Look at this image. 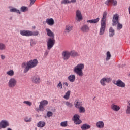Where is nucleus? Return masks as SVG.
Instances as JSON below:
<instances>
[{
	"label": "nucleus",
	"mask_w": 130,
	"mask_h": 130,
	"mask_svg": "<svg viewBox=\"0 0 130 130\" xmlns=\"http://www.w3.org/2000/svg\"><path fill=\"white\" fill-rule=\"evenodd\" d=\"M74 105L76 107V108H80V107H82V102L78 101V100H76L75 101Z\"/></svg>",
	"instance_id": "nucleus-27"
},
{
	"label": "nucleus",
	"mask_w": 130,
	"mask_h": 130,
	"mask_svg": "<svg viewBox=\"0 0 130 130\" xmlns=\"http://www.w3.org/2000/svg\"><path fill=\"white\" fill-rule=\"evenodd\" d=\"M72 120L74 121L75 124H81L82 120H80V115L75 114L72 118Z\"/></svg>",
	"instance_id": "nucleus-7"
},
{
	"label": "nucleus",
	"mask_w": 130,
	"mask_h": 130,
	"mask_svg": "<svg viewBox=\"0 0 130 130\" xmlns=\"http://www.w3.org/2000/svg\"><path fill=\"white\" fill-rule=\"evenodd\" d=\"M23 103L24 104H26V105H28V106H32V102L28 101H25L23 102Z\"/></svg>",
	"instance_id": "nucleus-41"
},
{
	"label": "nucleus",
	"mask_w": 130,
	"mask_h": 130,
	"mask_svg": "<svg viewBox=\"0 0 130 130\" xmlns=\"http://www.w3.org/2000/svg\"><path fill=\"white\" fill-rule=\"evenodd\" d=\"M36 44V41L33 39H30V45L31 46H34V45H35Z\"/></svg>",
	"instance_id": "nucleus-42"
},
{
	"label": "nucleus",
	"mask_w": 130,
	"mask_h": 130,
	"mask_svg": "<svg viewBox=\"0 0 130 130\" xmlns=\"http://www.w3.org/2000/svg\"><path fill=\"white\" fill-rule=\"evenodd\" d=\"M105 4L107 6H109V4H113V6H117V1L116 0H107Z\"/></svg>",
	"instance_id": "nucleus-19"
},
{
	"label": "nucleus",
	"mask_w": 130,
	"mask_h": 130,
	"mask_svg": "<svg viewBox=\"0 0 130 130\" xmlns=\"http://www.w3.org/2000/svg\"><path fill=\"white\" fill-rule=\"evenodd\" d=\"M30 30H20V33L22 35V36H26L27 37H30Z\"/></svg>",
	"instance_id": "nucleus-16"
},
{
	"label": "nucleus",
	"mask_w": 130,
	"mask_h": 130,
	"mask_svg": "<svg viewBox=\"0 0 130 130\" xmlns=\"http://www.w3.org/2000/svg\"><path fill=\"white\" fill-rule=\"evenodd\" d=\"M55 44V39L54 38H48L47 40V46L48 50H50Z\"/></svg>",
	"instance_id": "nucleus-4"
},
{
	"label": "nucleus",
	"mask_w": 130,
	"mask_h": 130,
	"mask_svg": "<svg viewBox=\"0 0 130 130\" xmlns=\"http://www.w3.org/2000/svg\"><path fill=\"white\" fill-rule=\"evenodd\" d=\"M21 12H22V13H25V12H27L28 11V7L25 6H22L20 8Z\"/></svg>",
	"instance_id": "nucleus-35"
},
{
	"label": "nucleus",
	"mask_w": 130,
	"mask_h": 130,
	"mask_svg": "<svg viewBox=\"0 0 130 130\" xmlns=\"http://www.w3.org/2000/svg\"><path fill=\"white\" fill-rule=\"evenodd\" d=\"M64 85L66 86V87H68V86H69V83H68V82H64Z\"/></svg>",
	"instance_id": "nucleus-51"
},
{
	"label": "nucleus",
	"mask_w": 130,
	"mask_h": 130,
	"mask_svg": "<svg viewBox=\"0 0 130 130\" xmlns=\"http://www.w3.org/2000/svg\"><path fill=\"white\" fill-rule=\"evenodd\" d=\"M6 45L3 43H0V50H6Z\"/></svg>",
	"instance_id": "nucleus-36"
},
{
	"label": "nucleus",
	"mask_w": 130,
	"mask_h": 130,
	"mask_svg": "<svg viewBox=\"0 0 130 130\" xmlns=\"http://www.w3.org/2000/svg\"><path fill=\"white\" fill-rule=\"evenodd\" d=\"M73 30V26L71 24H68L66 26L65 33H70Z\"/></svg>",
	"instance_id": "nucleus-21"
},
{
	"label": "nucleus",
	"mask_w": 130,
	"mask_h": 130,
	"mask_svg": "<svg viewBox=\"0 0 130 130\" xmlns=\"http://www.w3.org/2000/svg\"><path fill=\"white\" fill-rule=\"evenodd\" d=\"M7 130H12L11 128H8Z\"/></svg>",
	"instance_id": "nucleus-55"
},
{
	"label": "nucleus",
	"mask_w": 130,
	"mask_h": 130,
	"mask_svg": "<svg viewBox=\"0 0 130 130\" xmlns=\"http://www.w3.org/2000/svg\"><path fill=\"white\" fill-rule=\"evenodd\" d=\"M70 4L71 3H76V0H71V1H70Z\"/></svg>",
	"instance_id": "nucleus-52"
},
{
	"label": "nucleus",
	"mask_w": 130,
	"mask_h": 130,
	"mask_svg": "<svg viewBox=\"0 0 130 130\" xmlns=\"http://www.w3.org/2000/svg\"><path fill=\"white\" fill-rule=\"evenodd\" d=\"M128 106H129V107H130V100L128 102Z\"/></svg>",
	"instance_id": "nucleus-53"
},
{
	"label": "nucleus",
	"mask_w": 130,
	"mask_h": 130,
	"mask_svg": "<svg viewBox=\"0 0 130 130\" xmlns=\"http://www.w3.org/2000/svg\"><path fill=\"white\" fill-rule=\"evenodd\" d=\"M57 88L59 89H62V84H61V82H59V83L58 84Z\"/></svg>",
	"instance_id": "nucleus-46"
},
{
	"label": "nucleus",
	"mask_w": 130,
	"mask_h": 130,
	"mask_svg": "<svg viewBox=\"0 0 130 130\" xmlns=\"http://www.w3.org/2000/svg\"><path fill=\"white\" fill-rule=\"evenodd\" d=\"M46 23L49 26H53L54 25V20L53 18H48L46 20Z\"/></svg>",
	"instance_id": "nucleus-20"
},
{
	"label": "nucleus",
	"mask_w": 130,
	"mask_h": 130,
	"mask_svg": "<svg viewBox=\"0 0 130 130\" xmlns=\"http://www.w3.org/2000/svg\"><path fill=\"white\" fill-rule=\"evenodd\" d=\"M112 79L110 77H104L100 80V84L102 86H106V83H110Z\"/></svg>",
	"instance_id": "nucleus-5"
},
{
	"label": "nucleus",
	"mask_w": 130,
	"mask_h": 130,
	"mask_svg": "<svg viewBox=\"0 0 130 130\" xmlns=\"http://www.w3.org/2000/svg\"><path fill=\"white\" fill-rule=\"evenodd\" d=\"M70 95H71V91L69 90L66 93L65 96H64V99H66V100L69 99Z\"/></svg>",
	"instance_id": "nucleus-32"
},
{
	"label": "nucleus",
	"mask_w": 130,
	"mask_h": 130,
	"mask_svg": "<svg viewBox=\"0 0 130 130\" xmlns=\"http://www.w3.org/2000/svg\"><path fill=\"white\" fill-rule=\"evenodd\" d=\"M66 105H67V106H68V107H72V106H73V105L69 102H66Z\"/></svg>",
	"instance_id": "nucleus-47"
},
{
	"label": "nucleus",
	"mask_w": 130,
	"mask_h": 130,
	"mask_svg": "<svg viewBox=\"0 0 130 130\" xmlns=\"http://www.w3.org/2000/svg\"><path fill=\"white\" fill-rule=\"evenodd\" d=\"M8 126H10L9 121L3 120L0 122V129H2V128H7Z\"/></svg>",
	"instance_id": "nucleus-10"
},
{
	"label": "nucleus",
	"mask_w": 130,
	"mask_h": 130,
	"mask_svg": "<svg viewBox=\"0 0 130 130\" xmlns=\"http://www.w3.org/2000/svg\"><path fill=\"white\" fill-rule=\"evenodd\" d=\"M111 109L115 112H117V111L120 110V107L117 105H115V103H113L111 105Z\"/></svg>",
	"instance_id": "nucleus-15"
},
{
	"label": "nucleus",
	"mask_w": 130,
	"mask_h": 130,
	"mask_svg": "<svg viewBox=\"0 0 130 130\" xmlns=\"http://www.w3.org/2000/svg\"><path fill=\"white\" fill-rule=\"evenodd\" d=\"M126 114H130V107L127 106V109L126 110Z\"/></svg>",
	"instance_id": "nucleus-45"
},
{
	"label": "nucleus",
	"mask_w": 130,
	"mask_h": 130,
	"mask_svg": "<svg viewBox=\"0 0 130 130\" xmlns=\"http://www.w3.org/2000/svg\"><path fill=\"white\" fill-rule=\"evenodd\" d=\"M48 104V101L47 100L42 101L40 103L39 109L40 111H44V106H46Z\"/></svg>",
	"instance_id": "nucleus-11"
},
{
	"label": "nucleus",
	"mask_w": 130,
	"mask_h": 130,
	"mask_svg": "<svg viewBox=\"0 0 130 130\" xmlns=\"http://www.w3.org/2000/svg\"><path fill=\"white\" fill-rule=\"evenodd\" d=\"M96 125L98 128H103L104 127V122L102 121H99L96 122Z\"/></svg>",
	"instance_id": "nucleus-24"
},
{
	"label": "nucleus",
	"mask_w": 130,
	"mask_h": 130,
	"mask_svg": "<svg viewBox=\"0 0 130 130\" xmlns=\"http://www.w3.org/2000/svg\"><path fill=\"white\" fill-rule=\"evenodd\" d=\"M80 30L83 33H88L90 31V27L87 24H84L81 27Z\"/></svg>",
	"instance_id": "nucleus-13"
},
{
	"label": "nucleus",
	"mask_w": 130,
	"mask_h": 130,
	"mask_svg": "<svg viewBox=\"0 0 130 130\" xmlns=\"http://www.w3.org/2000/svg\"><path fill=\"white\" fill-rule=\"evenodd\" d=\"M114 84L115 85H116L117 87H119L120 88H125V83L122 82L121 80L118 79Z\"/></svg>",
	"instance_id": "nucleus-14"
},
{
	"label": "nucleus",
	"mask_w": 130,
	"mask_h": 130,
	"mask_svg": "<svg viewBox=\"0 0 130 130\" xmlns=\"http://www.w3.org/2000/svg\"><path fill=\"white\" fill-rule=\"evenodd\" d=\"M1 59L3 60H4V59H5V58H6V56H5V55H1Z\"/></svg>",
	"instance_id": "nucleus-50"
},
{
	"label": "nucleus",
	"mask_w": 130,
	"mask_h": 130,
	"mask_svg": "<svg viewBox=\"0 0 130 130\" xmlns=\"http://www.w3.org/2000/svg\"><path fill=\"white\" fill-rule=\"evenodd\" d=\"M62 57L63 60H68L71 57V54L69 51H63L62 53Z\"/></svg>",
	"instance_id": "nucleus-9"
},
{
	"label": "nucleus",
	"mask_w": 130,
	"mask_h": 130,
	"mask_svg": "<svg viewBox=\"0 0 130 130\" xmlns=\"http://www.w3.org/2000/svg\"><path fill=\"white\" fill-rule=\"evenodd\" d=\"M49 53V51L46 50L45 52L44 55H45V56H47V55H48V53Z\"/></svg>",
	"instance_id": "nucleus-49"
},
{
	"label": "nucleus",
	"mask_w": 130,
	"mask_h": 130,
	"mask_svg": "<svg viewBox=\"0 0 130 130\" xmlns=\"http://www.w3.org/2000/svg\"><path fill=\"white\" fill-rule=\"evenodd\" d=\"M117 29H118V30H120L123 26H122V24H120V23H119V22H118L117 23Z\"/></svg>",
	"instance_id": "nucleus-40"
},
{
	"label": "nucleus",
	"mask_w": 130,
	"mask_h": 130,
	"mask_svg": "<svg viewBox=\"0 0 130 130\" xmlns=\"http://www.w3.org/2000/svg\"><path fill=\"white\" fill-rule=\"evenodd\" d=\"M30 2V6H33L34 5V3L36 2V0H29Z\"/></svg>",
	"instance_id": "nucleus-48"
},
{
	"label": "nucleus",
	"mask_w": 130,
	"mask_h": 130,
	"mask_svg": "<svg viewBox=\"0 0 130 130\" xmlns=\"http://www.w3.org/2000/svg\"><path fill=\"white\" fill-rule=\"evenodd\" d=\"M24 120L25 122H31V121H32V118L25 117Z\"/></svg>",
	"instance_id": "nucleus-39"
},
{
	"label": "nucleus",
	"mask_w": 130,
	"mask_h": 130,
	"mask_svg": "<svg viewBox=\"0 0 130 130\" xmlns=\"http://www.w3.org/2000/svg\"><path fill=\"white\" fill-rule=\"evenodd\" d=\"M17 86V80L15 78H11L8 82V87L9 88H14Z\"/></svg>",
	"instance_id": "nucleus-6"
},
{
	"label": "nucleus",
	"mask_w": 130,
	"mask_h": 130,
	"mask_svg": "<svg viewBox=\"0 0 130 130\" xmlns=\"http://www.w3.org/2000/svg\"><path fill=\"white\" fill-rule=\"evenodd\" d=\"M30 36H38L39 35V32L38 31H30Z\"/></svg>",
	"instance_id": "nucleus-34"
},
{
	"label": "nucleus",
	"mask_w": 130,
	"mask_h": 130,
	"mask_svg": "<svg viewBox=\"0 0 130 130\" xmlns=\"http://www.w3.org/2000/svg\"><path fill=\"white\" fill-rule=\"evenodd\" d=\"M118 22H119V15L118 14H116L113 16L112 26H116Z\"/></svg>",
	"instance_id": "nucleus-8"
},
{
	"label": "nucleus",
	"mask_w": 130,
	"mask_h": 130,
	"mask_svg": "<svg viewBox=\"0 0 130 130\" xmlns=\"http://www.w3.org/2000/svg\"><path fill=\"white\" fill-rule=\"evenodd\" d=\"M9 20H13V17H10V18H9Z\"/></svg>",
	"instance_id": "nucleus-54"
},
{
	"label": "nucleus",
	"mask_w": 130,
	"mask_h": 130,
	"mask_svg": "<svg viewBox=\"0 0 130 130\" xmlns=\"http://www.w3.org/2000/svg\"><path fill=\"white\" fill-rule=\"evenodd\" d=\"M107 16V12L106 11L104 12L103 14V17L101 20V27L100 29V35H103L104 32H105V29H106V17Z\"/></svg>",
	"instance_id": "nucleus-2"
},
{
	"label": "nucleus",
	"mask_w": 130,
	"mask_h": 130,
	"mask_svg": "<svg viewBox=\"0 0 130 130\" xmlns=\"http://www.w3.org/2000/svg\"><path fill=\"white\" fill-rule=\"evenodd\" d=\"M76 18H77V21H82L83 20V16L80 10H77L76 11Z\"/></svg>",
	"instance_id": "nucleus-18"
},
{
	"label": "nucleus",
	"mask_w": 130,
	"mask_h": 130,
	"mask_svg": "<svg viewBox=\"0 0 130 130\" xmlns=\"http://www.w3.org/2000/svg\"><path fill=\"white\" fill-rule=\"evenodd\" d=\"M10 12L11 13H17V14H21V12H20V10L16 9V8H12L10 9Z\"/></svg>",
	"instance_id": "nucleus-30"
},
{
	"label": "nucleus",
	"mask_w": 130,
	"mask_h": 130,
	"mask_svg": "<svg viewBox=\"0 0 130 130\" xmlns=\"http://www.w3.org/2000/svg\"><path fill=\"white\" fill-rule=\"evenodd\" d=\"M69 52L70 53V56H72L73 57L79 56V54L75 51H71Z\"/></svg>",
	"instance_id": "nucleus-29"
},
{
	"label": "nucleus",
	"mask_w": 130,
	"mask_h": 130,
	"mask_svg": "<svg viewBox=\"0 0 130 130\" xmlns=\"http://www.w3.org/2000/svg\"><path fill=\"white\" fill-rule=\"evenodd\" d=\"M60 125L62 127H66L68 126V121L61 122L60 123Z\"/></svg>",
	"instance_id": "nucleus-37"
},
{
	"label": "nucleus",
	"mask_w": 130,
	"mask_h": 130,
	"mask_svg": "<svg viewBox=\"0 0 130 130\" xmlns=\"http://www.w3.org/2000/svg\"><path fill=\"white\" fill-rule=\"evenodd\" d=\"M79 112L80 113H84L85 111V108L81 106L79 108Z\"/></svg>",
	"instance_id": "nucleus-38"
},
{
	"label": "nucleus",
	"mask_w": 130,
	"mask_h": 130,
	"mask_svg": "<svg viewBox=\"0 0 130 130\" xmlns=\"http://www.w3.org/2000/svg\"><path fill=\"white\" fill-rule=\"evenodd\" d=\"M85 68V64L84 63H79L74 68V72L75 74H77L79 77H83L84 73H83V70Z\"/></svg>",
	"instance_id": "nucleus-3"
},
{
	"label": "nucleus",
	"mask_w": 130,
	"mask_h": 130,
	"mask_svg": "<svg viewBox=\"0 0 130 130\" xmlns=\"http://www.w3.org/2000/svg\"><path fill=\"white\" fill-rule=\"evenodd\" d=\"M100 20V18L99 17L95 19H91L87 20V23H90L91 24H96V23H98L99 22V20Z\"/></svg>",
	"instance_id": "nucleus-25"
},
{
	"label": "nucleus",
	"mask_w": 130,
	"mask_h": 130,
	"mask_svg": "<svg viewBox=\"0 0 130 130\" xmlns=\"http://www.w3.org/2000/svg\"><path fill=\"white\" fill-rule=\"evenodd\" d=\"M61 4H63L64 5H67V4H71V2L69 0H62L61 1Z\"/></svg>",
	"instance_id": "nucleus-43"
},
{
	"label": "nucleus",
	"mask_w": 130,
	"mask_h": 130,
	"mask_svg": "<svg viewBox=\"0 0 130 130\" xmlns=\"http://www.w3.org/2000/svg\"><path fill=\"white\" fill-rule=\"evenodd\" d=\"M110 58H111V54H110V52L108 51L106 53V60L107 61H108V60H109V59H110Z\"/></svg>",
	"instance_id": "nucleus-31"
},
{
	"label": "nucleus",
	"mask_w": 130,
	"mask_h": 130,
	"mask_svg": "<svg viewBox=\"0 0 130 130\" xmlns=\"http://www.w3.org/2000/svg\"><path fill=\"white\" fill-rule=\"evenodd\" d=\"M31 81L34 84H39L41 80L39 76L36 75L31 77Z\"/></svg>",
	"instance_id": "nucleus-12"
},
{
	"label": "nucleus",
	"mask_w": 130,
	"mask_h": 130,
	"mask_svg": "<svg viewBox=\"0 0 130 130\" xmlns=\"http://www.w3.org/2000/svg\"><path fill=\"white\" fill-rule=\"evenodd\" d=\"M75 80L76 76H75L74 74H71L68 77V80L69 82H71V83H74Z\"/></svg>",
	"instance_id": "nucleus-23"
},
{
	"label": "nucleus",
	"mask_w": 130,
	"mask_h": 130,
	"mask_svg": "<svg viewBox=\"0 0 130 130\" xmlns=\"http://www.w3.org/2000/svg\"><path fill=\"white\" fill-rule=\"evenodd\" d=\"M109 32L110 37H113V36H114V35H115V30H114V29H113V27H111L109 29Z\"/></svg>",
	"instance_id": "nucleus-22"
},
{
	"label": "nucleus",
	"mask_w": 130,
	"mask_h": 130,
	"mask_svg": "<svg viewBox=\"0 0 130 130\" xmlns=\"http://www.w3.org/2000/svg\"><path fill=\"white\" fill-rule=\"evenodd\" d=\"M6 74L8 76H10L11 77H12L15 74V72H14V70H11L9 71H7Z\"/></svg>",
	"instance_id": "nucleus-33"
},
{
	"label": "nucleus",
	"mask_w": 130,
	"mask_h": 130,
	"mask_svg": "<svg viewBox=\"0 0 130 130\" xmlns=\"http://www.w3.org/2000/svg\"><path fill=\"white\" fill-rule=\"evenodd\" d=\"M38 127H44L45 126V122L44 121H40L37 124Z\"/></svg>",
	"instance_id": "nucleus-28"
},
{
	"label": "nucleus",
	"mask_w": 130,
	"mask_h": 130,
	"mask_svg": "<svg viewBox=\"0 0 130 130\" xmlns=\"http://www.w3.org/2000/svg\"><path fill=\"white\" fill-rule=\"evenodd\" d=\"M47 35L50 37V38H54V33L51 31L49 28H46Z\"/></svg>",
	"instance_id": "nucleus-17"
},
{
	"label": "nucleus",
	"mask_w": 130,
	"mask_h": 130,
	"mask_svg": "<svg viewBox=\"0 0 130 130\" xmlns=\"http://www.w3.org/2000/svg\"><path fill=\"white\" fill-rule=\"evenodd\" d=\"M52 115H53V113H52V112L48 111L47 113V116L48 117H50L52 116Z\"/></svg>",
	"instance_id": "nucleus-44"
},
{
	"label": "nucleus",
	"mask_w": 130,
	"mask_h": 130,
	"mask_svg": "<svg viewBox=\"0 0 130 130\" xmlns=\"http://www.w3.org/2000/svg\"><path fill=\"white\" fill-rule=\"evenodd\" d=\"M81 128L82 130L90 129V128H91V125L87 124H84L81 126Z\"/></svg>",
	"instance_id": "nucleus-26"
},
{
	"label": "nucleus",
	"mask_w": 130,
	"mask_h": 130,
	"mask_svg": "<svg viewBox=\"0 0 130 130\" xmlns=\"http://www.w3.org/2000/svg\"><path fill=\"white\" fill-rule=\"evenodd\" d=\"M38 64V60L37 59H34L33 60H30L28 62H23L21 65L22 69L24 68L23 72L24 74L28 73L29 70L35 68Z\"/></svg>",
	"instance_id": "nucleus-1"
}]
</instances>
